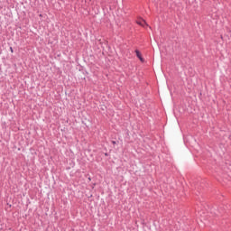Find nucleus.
Wrapping results in <instances>:
<instances>
[{
    "instance_id": "nucleus-1",
    "label": "nucleus",
    "mask_w": 231,
    "mask_h": 231,
    "mask_svg": "<svg viewBox=\"0 0 231 231\" xmlns=\"http://www.w3.org/2000/svg\"><path fill=\"white\" fill-rule=\"evenodd\" d=\"M136 23L139 24V26H143V28H145L147 26V22H145V20L142 18L137 19Z\"/></svg>"
},
{
    "instance_id": "nucleus-2",
    "label": "nucleus",
    "mask_w": 231,
    "mask_h": 231,
    "mask_svg": "<svg viewBox=\"0 0 231 231\" xmlns=\"http://www.w3.org/2000/svg\"><path fill=\"white\" fill-rule=\"evenodd\" d=\"M136 53V57L139 58V60H141V62H143V58L142 57V53L140 52V51L136 50L135 51Z\"/></svg>"
},
{
    "instance_id": "nucleus-3",
    "label": "nucleus",
    "mask_w": 231,
    "mask_h": 231,
    "mask_svg": "<svg viewBox=\"0 0 231 231\" xmlns=\"http://www.w3.org/2000/svg\"><path fill=\"white\" fill-rule=\"evenodd\" d=\"M11 53H14V48L10 47Z\"/></svg>"
}]
</instances>
